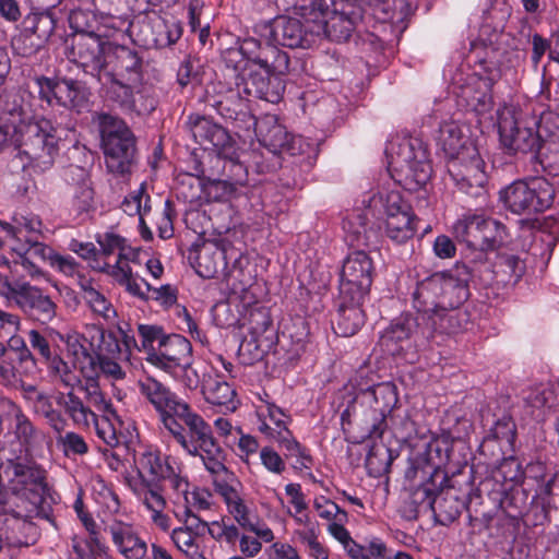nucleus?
<instances>
[{
  "mask_svg": "<svg viewBox=\"0 0 559 559\" xmlns=\"http://www.w3.org/2000/svg\"><path fill=\"white\" fill-rule=\"evenodd\" d=\"M36 100L27 92L7 96L4 116L0 117V150L14 146L24 170L43 174L55 164L60 138L51 121L38 111Z\"/></svg>",
  "mask_w": 559,
  "mask_h": 559,
  "instance_id": "1",
  "label": "nucleus"
},
{
  "mask_svg": "<svg viewBox=\"0 0 559 559\" xmlns=\"http://www.w3.org/2000/svg\"><path fill=\"white\" fill-rule=\"evenodd\" d=\"M302 10L304 22L286 16L273 22L270 35L274 44L304 47L309 44L307 34L344 41L361 22V10L353 0H312Z\"/></svg>",
  "mask_w": 559,
  "mask_h": 559,
  "instance_id": "2",
  "label": "nucleus"
},
{
  "mask_svg": "<svg viewBox=\"0 0 559 559\" xmlns=\"http://www.w3.org/2000/svg\"><path fill=\"white\" fill-rule=\"evenodd\" d=\"M468 280L469 272L464 265L433 273L417 284L414 308L429 318L443 316L467 300Z\"/></svg>",
  "mask_w": 559,
  "mask_h": 559,
  "instance_id": "3",
  "label": "nucleus"
},
{
  "mask_svg": "<svg viewBox=\"0 0 559 559\" xmlns=\"http://www.w3.org/2000/svg\"><path fill=\"white\" fill-rule=\"evenodd\" d=\"M385 154L391 177L405 190L418 191L430 180L432 168L420 139L396 135L389 141Z\"/></svg>",
  "mask_w": 559,
  "mask_h": 559,
  "instance_id": "4",
  "label": "nucleus"
},
{
  "mask_svg": "<svg viewBox=\"0 0 559 559\" xmlns=\"http://www.w3.org/2000/svg\"><path fill=\"white\" fill-rule=\"evenodd\" d=\"M235 87H228L225 93L214 100L213 106L227 118H233L245 107L243 99L250 96L277 104L284 94L285 84L282 78L265 75L257 70H250L247 75L237 74Z\"/></svg>",
  "mask_w": 559,
  "mask_h": 559,
  "instance_id": "5",
  "label": "nucleus"
},
{
  "mask_svg": "<svg viewBox=\"0 0 559 559\" xmlns=\"http://www.w3.org/2000/svg\"><path fill=\"white\" fill-rule=\"evenodd\" d=\"M235 87H228L225 93L214 100L213 106L227 118H233L245 107L243 99L250 96L277 104L284 94L285 84L282 78L265 75L257 70H250L247 75L237 74Z\"/></svg>",
  "mask_w": 559,
  "mask_h": 559,
  "instance_id": "6",
  "label": "nucleus"
},
{
  "mask_svg": "<svg viewBox=\"0 0 559 559\" xmlns=\"http://www.w3.org/2000/svg\"><path fill=\"white\" fill-rule=\"evenodd\" d=\"M448 471L431 462L430 456H408L405 469V478L418 484L408 491L400 507V513L407 521H415L421 512L433 509L435 496L437 492V479L440 484L447 478Z\"/></svg>",
  "mask_w": 559,
  "mask_h": 559,
  "instance_id": "7",
  "label": "nucleus"
},
{
  "mask_svg": "<svg viewBox=\"0 0 559 559\" xmlns=\"http://www.w3.org/2000/svg\"><path fill=\"white\" fill-rule=\"evenodd\" d=\"M497 123L501 144L512 153L537 152L543 135L537 128V118L523 111L513 103H504L497 110Z\"/></svg>",
  "mask_w": 559,
  "mask_h": 559,
  "instance_id": "8",
  "label": "nucleus"
},
{
  "mask_svg": "<svg viewBox=\"0 0 559 559\" xmlns=\"http://www.w3.org/2000/svg\"><path fill=\"white\" fill-rule=\"evenodd\" d=\"M102 148L107 169L116 175L130 171L135 153L134 136L126 122L115 116H98Z\"/></svg>",
  "mask_w": 559,
  "mask_h": 559,
  "instance_id": "9",
  "label": "nucleus"
},
{
  "mask_svg": "<svg viewBox=\"0 0 559 559\" xmlns=\"http://www.w3.org/2000/svg\"><path fill=\"white\" fill-rule=\"evenodd\" d=\"M46 472L28 456L7 459L4 478L12 491L27 501L37 513L45 512L48 496Z\"/></svg>",
  "mask_w": 559,
  "mask_h": 559,
  "instance_id": "10",
  "label": "nucleus"
},
{
  "mask_svg": "<svg viewBox=\"0 0 559 559\" xmlns=\"http://www.w3.org/2000/svg\"><path fill=\"white\" fill-rule=\"evenodd\" d=\"M369 207L384 217V233L396 243H405L415 236L417 217L400 191L383 190L369 201Z\"/></svg>",
  "mask_w": 559,
  "mask_h": 559,
  "instance_id": "11",
  "label": "nucleus"
},
{
  "mask_svg": "<svg viewBox=\"0 0 559 559\" xmlns=\"http://www.w3.org/2000/svg\"><path fill=\"white\" fill-rule=\"evenodd\" d=\"M551 183L543 177L516 180L500 191V201L512 213L532 215L547 210L554 201Z\"/></svg>",
  "mask_w": 559,
  "mask_h": 559,
  "instance_id": "12",
  "label": "nucleus"
},
{
  "mask_svg": "<svg viewBox=\"0 0 559 559\" xmlns=\"http://www.w3.org/2000/svg\"><path fill=\"white\" fill-rule=\"evenodd\" d=\"M0 296L8 306L14 305L41 322H50L56 317L57 305L39 287L28 282L11 283L8 276L0 273Z\"/></svg>",
  "mask_w": 559,
  "mask_h": 559,
  "instance_id": "13",
  "label": "nucleus"
},
{
  "mask_svg": "<svg viewBox=\"0 0 559 559\" xmlns=\"http://www.w3.org/2000/svg\"><path fill=\"white\" fill-rule=\"evenodd\" d=\"M177 429L168 427L167 430L173 439L188 454H214L219 449L216 445L212 435L211 427L203 420L201 416L190 411L188 404L182 414L176 416Z\"/></svg>",
  "mask_w": 559,
  "mask_h": 559,
  "instance_id": "14",
  "label": "nucleus"
},
{
  "mask_svg": "<svg viewBox=\"0 0 559 559\" xmlns=\"http://www.w3.org/2000/svg\"><path fill=\"white\" fill-rule=\"evenodd\" d=\"M39 99L48 106H62L76 112L88 111L90 96L88 88L81 82L63 79L55 80L45 76L36 78Z\"/></svg>",
  "mask_w": 559,
  "mask_h": 559,
  "instance_id": "15",
  "label": "nucleus"
},
{
  "mask_svg": "<svg viewBox=\"0 0 559 559\" xmlns=\"http://www.w3.org/2000/svg\"><path fill=\"white\" fill-rule=\"evenodd\" d=\"M112 48V43L95 33L76 34L67 47L69 59L92 75H100L111 63L109 57Z\"/></svg>",
  "mask_w": 559,
  "mask_h": 559,
  "instance_id": "16",
  "label": "nucleus"
},
{
  "mask_svg": "<svg viewBox=\"0 0 559 559\" xmlns=\"http://www.w3.org/2000/svg\"><path fill=\"white\" fill-rule=\"evenodd\" d=\"M448 171L453 183L462 192L471 197H481L485 193V163L476 146H467L462 155L449 160Z\"/></svg>",
  "mask_w": 559,
  "mask_h": 559,
  "instance_id": "17",
  "label": "nucleus"
},
{
  "mask_svg": "<svg viewBox=\"0 0 559 559\" xmlns=\"http://www.w3.org/2000/svg\"><path fill=\"white\" fill-rule=\"evenodd\" d=\"M373 274V263L365 251L350 252L343 263L340 292L342 298L365 300L369 293Z\"/></svg>",
  "mask_w": 559,
  "mask_h": 559,
  "instance_id": "18",
  "label": "nucleus"
},
{
  "mask_svg": "<svg viewBox=\"0 0 559 559\" xmlns=\"http://www.w3.org/2000/svg\"><path fill=\"white\" fill-rule=\"evenodd\" d=\"M231 266L225 269L224 280L229 289V300L234 304H240L243 309H248L258 301L254 292L255 273L250 267L248 257L239 250H231Z\"/></svg>",
  "mask_w": 559,
  "mask_h": 559,
  "instance_id": "19",
  "label": "nucleus"
},
{
  "mask_svg": "<svg viewBox=\"0 0 559 559\" xmlns=\"http://www.w3.org/2000/svg\"><path fill=\"white\" fill-rule=\"evenodd\" d=\"M362 400L370 405L362 433L369 438L382 435L385 417L397 403L396 388L392 382L374 384L362 392Z\"/></svg>",
  "mask_w": 559,
  "mask_h": 559,
  "instance_id": "20",
  "label": "nucleus"
},
{
  "mask_svg": "<svg viewBox=\"0 0 559 559\" xmlns=\"http://www.w3.org/2000/svg\"><path fill=\"white\" fill-rule=\"evenodd\" d=\"M141 395L150 402L159 414L164 427L177 429L178 414H182L187 403L181 401L174 392L162 382L152 377H144L138 381Z\"/></svg>",
  "mask_w": 559,
  "mask_h": 559,
  "instance_id": "21",
  "label": "nucleus"
},
{
  "mask_svg": "<svg viewBox=\"0 0 559 559\" xmlns=\"http://www.w3.org/2000/svg\"><path fill=\"white\" fill-rule=\"evenodd\" d=\"M191 343L179 334L167 335L166 340L157 346L156 353L146 356L152 366L173 376L188 371L192 364Z\"/></svg>",
  "mask_w": 559,
  "mask_h": 559,
  "instance_id": "22",
  "label": "nucleus"
},
{
  "mask_svg": "<svg viewBox=\"0 0 559 559\" xmlns=\"http://www.w3.org/2000/svg\"><path fill=\"white\" fill-rule=\"evenodd\" d=\"M259 430L278 443V450L301 454L299 442L286 427V414L275 404L261 401L255 408Z\"/></svg>",
  "mask_w": 559,
  "mask_h": 559,
  "instance_id": "23",
  "label": "nucleus"
},
{
  "mask_svg": "<svg viewBox=\"0 0 559 559\" xmlns=\"http://www.w3.org/2000/svg\"><path fill=\"white\" fill-rule=\"evenodd\" d=\"M84 393L87 403L103 413L100 419L95 415V420L92 421L95 425L98 437L111 448L118 445L116 423L119 424L120 420L110 401L100 391L98 383H88L84 388Z\"/></svg>",
  "mask_w": 559,
  "mask_h": 559,
  "instance_id": "24",
  "label": "nucleus"
},
{
  "mask_svg": "<svg viewBox=\"0 0 559 559\" xmlns=\"http://www.w3.org/2000/svg\"><path fill=\"white\" fill-rule=\"evenodd\" d=\"M231 250H235V248L225 240L203 243L193 257L195 272L204 278L214 277L219 270L227 267Z\"/></svg>",
  "mask_w": 559,
  "mask_h": 559,
  "instance_id": "25",
  "label": "nucleus"
},
{
  "mask_svg": "<svg viewBox=\"0 0 559 559\" xmlns=\"http://www.w3.org/2000/svg\"><path fill=\"white\" fill-rule=\"evenodd\" d=\"M85 341H87L85 335L79 333L68 334L64 340L67 357L72 368L86 380V383L81 386L83 391L88 383H97L95 380L98 377V355L88 350L84 344Z\"/></svg>",
  "mask_w": 559,
  "mask_h": 559,
  "instance_id": "26",
  "label": "nucleus"
},
{
  "mask_svg": "<svg viewBox=\"0 0 559 559\" xmlns=\"http://www.w3.org/2000/svg\"><path fill=\"white\" fill-rule=\"evenodd\" d=\"M0 532L4 543L10 547L34 545L39 536L38 527L15 512H5L0 515Z\"/></svg>",
  "mask_w": 559,
  "mask_h": 559,
  "instance_id": "27",
  "label": "nucleus"
},
{
  "mask_svg": "<svg viewBox=\"0 0 559 559\" xmlns=\"http://www.w3.org/2000/svg\"><path fill=\"white\" fill-rule=\"evenodd\" d=\"M0 228L17 245H31L33 240L43 237L47 230L41 218L31 212L14 213L9 222L0 221Z\"/></svg>",
  "mask_w": 559,
  "mask_h": 559,
  "instance_id": "28",
  "label": "nucleus"
},
{
  "mask_svg": "<svg viewBox=\"0 0 559 559\" xmlns=\"http://www.w3.org/2000/svg\"><path fill=\"white\" fill-rule=\"evenodd\" d=\"M109 60L111 63L103 70L114 80H124L128 83L141 82V59L134 50L126 46L114 45Z\"/></svg>",
  "mask_w": 559,
  "mask_h": 559,
  "instance_id": "29",
  "label": "nucleus"
},
{
  "mask_svg": "<svg viewBox=\"0 0 559 559\" xmlns=\"http://www.w3.org/2000/svg\"><path fill=\"white\" fill-rule=\"evenodd\" d=\"M0 411L9 413L11 420L9 426L15 429V436L21 444L17 450L21 454H29L36 449V445L44 440L40 432L34 430L32 424L22 413L21 408L9 399H0Z\"/></svg>",
  "mask_w": 559,
  "mask_h": 559,
  "instance_id": "30",
  "label": "nucleus"
},
{
  "mask_svg": "<svg viewBox=\"0 0 559 559\" xmlns=\"http://www.w3.org/2000/svg\"><path fill=\"white\" fill-rule=\"evenodd\" d=\"M134 465L138 477L135 479L155 481L159 485L162 480H170L175 489H179L181 479L176 473V468L169 462V456H141L134 459Z\"/></svg>",
  "mask_w": 559,
  "mask_h": 559,
  "instance_id": "31",
  "label": "nucleus"
},
{
  "mask_svg": "<svg viewBox=\"0 0 559 559\" xmlns=\"http://www.w3.org/2000/svg\"><path fill=\"white\" fill-rule=\"evenodd\" d=\"M114 545L126 559H144L147 544L131 524L116 521L107 527Z\"/></svg>",
  "mask_w": 559,
  "mask_h": 559,
  "instance_id": "32",
  "label": "nucleus"
},
{
  "mask_svg": "<svg viewBox=\"0 0 559 559\" xmlns=\"http://www.w3.org/2000/svg\"><path fill=\"white\" fill-rule=\"evenodd\" d=\"M468 127L456 120H444L437 135L438 145L449 156L450 160L462 155L467 146H476L468 136Z\"/></svg>",
  "mask_w": 559,
  "mask_h": 559,
  "instance_id": "33",
  "label": "nucleus"
},
{
  "mask_svg": "<svg viewBox=\"0 0 559 559\" xmlns=\"http://www.w3.org/2000/svg\"><path fill=\"white\" fill-rule=\"evenodd\" d=\"M85 337L90 340L92 347L97 349V355L103 357H127V341H120L119 335L126 337L121 330L118 333L105 331L97 324L86 325Z\"/></svg>",
  "mask_w": 559,
  "mask_h": 559,
  "instance_id": "34",
  "label": "nucleus"
},
{
  "mask_svg": "<svg viewBox=\"0 0 559 559\" xmlns=\"http://www.w3.org/2000/svg\"><path fill=\"white\" fill-rule=\"evenodd\" d=\"M515 425L511 417L503 416L495 423L490 433L484 439L480 451L481 454L489 452L496 454H508L514 452Z\"/></svg>",
  "mask_w": 559,
  "mask_h": 559,
  "instance_id": "35",
  "label": "nucleus"
},
{
  "mask_svg": "<svg viewBox=\"0 0 559 559\" xmlns=\"http://www.w3.org/2000/svg\"><path fill=\"white\" fill-rule=\"evenodd\" d=\"M206 471L212 477L215 491L223 500L230 499L239 493L238 488L241 487L236 475L229 471L226 465L217 459V456H200Z\"/></svg>",
  "mask_w": 559,
  "mask_h": 559,
  "instance_id": "36",
  "label": "nucleus"
},
{
  "mask_svg": "<svg viewBox=\"0 0 559 559\" xmlns=\"http://www.w3.org/2000/svg\"><path fill=\"white\" fill-rule=\"evenodd\" d=\"M255 133L260 143L274 154H281L290 134L274 115H265L255 122Z\"/></svg>",
  "mask_w": 559,
  "mask_h": 559,
  "instance_id": "37",
  "label": "nucleus"
},
{
  "mask_svg": "<svg viewBox=\"0 0 559 559\" xmlns=\"http://www.w3.org/2000/svg\"><path fill=\"white\" fill-rule=\"evenodd\" d=\"M82 298L94 316L111 323L117 312L111 301L98 289L95 283L88 278H82L79 283Z\"/></svg>",
  "mask_w": 559,
  "mask_h": 559,
  "instance_id": "38",
  "label": "nucleus"
},
{
  "mask_svg": "<svg viewBox=\"0 0 559 559\" xmlns=\"http://www.w3.org/2000/svg\"><path fill=\"white\" fill-rule=\"evenodd\" d=\"M277 44H266L260 51V56L252 63L254 70L265 75L282 78L288 71V55L276 47Z\"/></svg>",
  "mask_w": 559,
  "mask_h": 559,
  "instance_id": "39",
  "label": "nucleus"
},
{
  "mask_svg": "<svg viewBox=\"0 0 559 559\" xmlns=\"http://www.w3.org/2000/svg\"><path fill=\"white\" fill-rule=\"evenodd\" d=\"M56 404L63 409L64 414L79 427H88L95 420V413L88 405L73 392H57Z\"/></svg>",
  "mask_w": 559,
  "mask_h": 559,
  "instance_id": "40",
  "label": "nucleus"
},
{
  "mask_svg": "<svg viewBox=\"0 0 559 559\" xmlns=\"http://www.w3.org/2000/svg\"><path fill=\"white\" fill-rule=\"evenodd\" d=\"M192 134L197 142L207 148V144L224 154L225 150L230 145V136L221 126L205 119H199L192 128Z\"/></svg>",
  "mask_w": 559,
  "mask_h": 559,
  "instance_id": "41",
  "label": "nucleus"
},
{
  "mask_svg": "<svg viewBox=\"0 0 559 559\" xmlns=\"http://www.w3.org/2000/svg\"><path fill=\"white\" fill-rule=\"evenodd\" d=\"M364 300L355 301L343 298V304L338 309L335 333L349 337L356 334L365 322V314L361 310Z\"/></svg>",
  "mask_w": 559,
  "mask_h": 559,
  "instance_id": "42",
  "label": "nucleus"
},
{
  "mask_svg": "<svg viewBox=\"0 0 559 559\" xmlns=\"http://www.w3.org/2000/svg\"><path fill=\"white\" fill-rule=\"evenodd\" d=\"M203 394L211 404L224 406L229 412H235L237 408L238 402L235 390L219 376H209L204 380Z\"/></svg>",
  "mask_w": 559,
  "mask_h": 559,
  "instance_id": "43",
  "label": "nucleus"
},
{
  "mask_svg": "<svg viewBox=\"0 0 559 559\" xmlns=\"http://www.w3.org/2000/svg\"><path fill=\"white\" fill-rule=\"evenodd\" d=\"M96 240L105 255L118 254V260L115 265H119L120 262H136L139 259V249L131 247L126 238L114 231L100 234L97 236Z\"/></svg>",
  "mask_w": 559,
  "mask_h": 559,
  "instance_id": "44",
  "label": "nucleus"
},
{
  "mask_svg": "<svg viewBox=\"0 0 559 559\" xmlns=\"http://www.w3.org/2000/svg\"><path fill=\"white\" fill-rule=\"evenodd\" d=\"M464 508L465 500L453 490H445L435 496L432 512L437 523L449 525L459 519Z\"/></svg>",
  "mask_w": 559,
  "mask_h": 559,
  "instance_id": "45",
  "label": "nucleus"
},
{
  "mask_svg": "<svg viewBox=\"0 0 559 559\" xmlns=\"http://www.w3.org/2000/svg\"><path fill=\"white\" fill-rule=\"evenodd\" d=\"M126 480L132 491L150 511H164L166 500L160 493L159 485H156L155 481H146L144 478L143 480H139L131 476H127Z\"/></svg>",
  "mask_w": 559,
  "mask_h": 559,
  "instance_id": "46",
  "label": "nucleus"
},
{
  "mask_svg": "<svg viewBox=\"0 0 559 559\" xmlns=\"http://www.w3.org/2000/svg\"><path fill=\"white\" fill-rule=\"evenodd\" d=\"M111 275L126 290L141 299H148L152 286L141 276L134 275L129 263L111 266Z\"/></svg>",
  "mask_w": 559,
  "mask_h": 559,
  "instance_id": "47",
  "label": "nucleus"
},
{
  "mask_svg": "<svg viewBox=\"0 0 559 559\" xmlns=\"http://www.w3.org/2000/svg\"><path fill=\"white\" fill-rule=\"evenodd\" d=\"M484 221L483 214L467 213L460 217L452 227L454 237L468 247L478 248L480 230Z\"/></svg>",
  "mask_w": 559,
  "mask_h": 559,
  "instance_id": "48",
  "label": "nucleus"
},
{
  "mask_svg": "<svg viewBox=\"0 0 559 559\" xmlns=\"http://www.w3.org/2000/svg\"><path fill=\"white\" fill-rule=\"evenodd\" d=\"M417 322L414 318L406 316L391 323L381 335V344L391 354L397 353V344L408 340L416 331Z\"/></svg>",
  "mask_w": 559,
  "mask_h": 559,
  "instance_id": "49",
  "label": "nucleus"
},
{
  "mask_svg": "<svg viewBox=\"0 0 559 559\" xmlns=\"http://www.w3.org/2000/svg\"><path fill=\"white\" fill-rule=\"evenodd\" d=\"M465 440L460 435V429L453 431H442L433 436L426 443L425 454H451L452 452H463Z\"/></svg>",
  "mask_w": 559,
  "mask_h": 559,
  "instance_id": "50",
  "label": "nucleus"
},
{
  "mask_svg": "<svg viewBox=\"0 0 559 559\" xmlns=\"http://www.w3.org/2000/svg\"><path fill=\"white\" fill-rule=\"evenodd\" d=\"M506 237V227L500 222L484 216L479 245L477 249L493 250L504 242Z\"/></svg>",
  "mask_w": 559,
  "mask_h": 559,
  "instance_id": "51",
  "label": "nucleus"
},
{
  "mask_svg": "<svg viewBox=\"0 0 559 559\" xmlns=\"http://www.w3.org/2000/svg\"><path fill=\"white\" fill-rule=\"evenodd\" d=\"M71 548L70 559H97L105 552V546L97 535L74 536L71 539Z\"/></svg>",
  "mask_w": 559,
  "mask_h": 559,
  "instance_id": "52",
  "label": "nucleus"
},
{
  "mask_svg": "<svg viewBox=\"0 0 559 559\" xmlns=\"http://www.w3.org/2000/svg\"><path fill=\"white\" fill-rule=\"evenodd\" d=\"M46 365L49 373L64 386L70 389H74L78 385L82 386L80 376L72 368L70 360L66 361L60 356H53Z\"/></svg>",
  "mask_w": 559,
  "mask_h": 559,
  "instance_id": "53",
  "label": "nucleus"
},
{
  "mask_svg": "<svg viewBox=\"0 0 559 559\" xmlns=\"http://www.w3.org/2000/svg\"><path fill=\"white\" fill-rule=\"evenodd\" d=\"M134 83H128L124 80H114L112 93L115 98L121 107L126 110L134 111L139 115L147 112L154 108L153 103L150 106H139L134 98L133 86Z\"/></svg>",
  "mask_w": 559,
  "mask_h": 559,
  "instance_id": "54",
  "label": "nucleus"
},
{
  "mask_svg": "<svg viewBox=\"0 0 559 559\" xmlns=\"http://www.w3.org/2000/svg\"><path fill=\"white\" fill-rule=\"evenodd\" d=\"M121 207L129 216L144 217L151 211V198L146 192V185L143 182L136 190L129 193Z\"/></svg>",
  "mask_w": 559,
  "mask_h": 559,
  "instance_id": "55",
  "label": "nucleus"
},
{
  "mask_svg": "<svg viewBox=\"0 0 559 559\" xmlns=\"http://www.w3.org/2000/svg\"><path fill=\"white\" fill-rule=\"evenodd\" d=\"M95 209L94 189L90 179L84 178L79 182L72 197V211L78 216L86 215Z\"/></svg>",
  "mask_w": 559,
  "mask_h": 559,
  "instance_id": "56",
  "label": "nucleus"
},
{
  "mask_svg": "<svg viewBox=\"0 0 559 559\" xmlns=\"http://www.w3.org/2000/svg\"><path fill=\"white\" fill-rule=\"evenodd\" d=\"M479 86H484L485 90H474L472 86H464L462 90V97L465 99L467 106L475 110L478 115H484L491 109L492 97L488 93V84L484 80H477Z\"/></svg>",
  "mask_w": 559,
  "mask_h": 559,
  "instance_id": "57",
  "label": "nucleus"
},
{
  "mask_svg": "<svg viewBox=\"0 0 559 559\" xmlns=\"http://www.w3.org/2000/svg\"><path fill=\"white\" fill-rule=\"evenodd\" d=\"M261 49H263V47L261 46L259 40L252 37L245 38L240 43L239 48L237 50L229 51V61H231V57H234L235 55H240L243 58L245 62L243 66L236 64L234 70H240L238 74L245 75H247V73L250 70H254L252 63H255V59H258L257 57L260 56Z\"/></svg>",
  "mask_w": 559,
  "mask_h": 559,
  "instance_id": "58",
  "label": "nucleus"
},
{
  "mask_svg": "<svg viewBox=\"0 0 559 559\" xmlns=\"http://www.w3.org/2000/svg\"><path fill=\"white\" fill-rule=\"evenodd\" d=\"M138 332L141 342L140 350H144L146 356L156 353L157 347H155V343L157 346H160V343L167 337V335L163 333V330L156 325L140 324Z\"/></svg>",
  "mask_w": 559,
  "mask_h": 559,
  "instance_id": "59",
  "label": "nucleus"
},
{
  "mask_svg": "<svg viewBox=\"0 0 559 559\" xmlns=\"http://www.w3.org/2000/svg\"><path fill=\"white\" fill-rule=\"evenodd\" d=\"M29 31L40 39L48 38L55 29V20L48 12L32 13L26 16Z\"/></svg>",
  "mask_w": 559,
  "mask_h": 559,
  "instance_id": "60",
  "label": "nucleus"
},
{
  "mask_svg": "<svg viewBox=\"0 0 559 559\" xmlns=\"http://www.w3.org/2000/svg\"><path fill=\"white\" fill-rule=\"evenodd\" d=\"M298 539L308 546L310 555L316 559H328L329 555L324 547L318 542L317 525L309 528L296 531Z\"/></svg>",
  "mask_w": 559,
  "mask_h": 559,
  "instance_id": "61",
  "label": "nucleus"
},
{
  "mask_svg": "<svg viewBox=\"0 0 559 559\" xmlns=\"http://www.w3.org/2000/svg\"><path fill=\"white\" fill-rule=\"evenodd\" d=\"M343 229L347 234L350 245L364 243L366 240L365 221L359 213L353 214L343 222Z\"/></svg>",
  "mask_w": 559,
  "mask_h": 559,
  "instance_id": "62",
  "label": "nucleus"
},
{
  "mask_svg": "<svg viewBox=\"0 0 559 559\" xmlns=\"http://www.w3.org/2000/svg\"><path fill=\"white\" fill-rule=\"evenodd\" d=\"M248 323L252 335L259 336L263 334L272 325V319L269 310L264 307L251 309L248 317Z\"/></svg>",
  "mask_w": 559,
  "mask_h": 559,
  "instance_id": "63",
  "label": "nucleus"
},
{
  "mask_svg": "<svg viewBox=\"0 0 559 559\" xmlns=\"http://www.w3.org/2000/svg\"><path fill=\"white\" fill-rule=\"evenodd\" d=\"M368 7L371 15L379 22L395 23L402 20V12L391 10L390 0H369Z\"/></svg>",
  "mask_w": 559,
  "mask_h": 559,
  "instance_id": "64",
  "label": "nucleus"
}]
</instances>
